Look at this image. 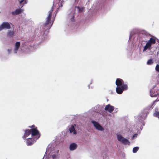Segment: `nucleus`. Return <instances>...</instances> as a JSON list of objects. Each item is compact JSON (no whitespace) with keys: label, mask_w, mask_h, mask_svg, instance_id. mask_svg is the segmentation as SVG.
I'll return each instance as SVG.
<instances>
[{"label":"nucleus","mask_w":159,"mask_h":159,"mask_svg":"<svg viewBox=\"0 0 159 159\" xmlns=\"http://www.w3.org/2000/svg\"><path fill=\"white\" fill-rule=\"evenodd\" d=\"M30 129H25L22 137L27 146L32 145L40 137L39 131L34 125L29 126Z\"/></svg>","instance_id":"obj_1"},{"label":"nucleus","mask_w":159,"mask_h":159,"mask_svg":"<svg viewBox=\"0 0 159 159\" xmlns=\"http://www.w3.org/2000/svg\"><path fill=\"white\" fill-rule=\"evenodd\" d=\"M141 123H139L138 125L134 126H132L131 128L125 127L124 128L121 133H118L116 134V135L118 140L124 145H129L130 142L127 139L124 138L121 134H125L128 132L131 133V132H135L136 131V129L137 130V132L140 134V131L139 132V128L140 127V129L141 130L142 129L143 127L141 126Z\"/></svg>","instance_id":"obj_2"},{"label":"nucleus","mask_w":159,"mask_h":159,"mask_svg":"<svg viewBox=\"0 0 159 159\" xmlns=\"http://www.w3.org/2000/svg\"><path fill=\"white\" fill-rule=\"evenodd\" d=\"M55 6L54 4L51 10L48 12V15L46 18V21L42 26L41 31V39L42 41L45 40L47 38V35L49 32V30L52 25L54 22V20H51V18L52 16V13L53 11L54 7Z\"/></svg>","instance_id":"obj_3"},{"label":"nucleus","mask_w":159,"mask_h":159,"mask_svg":"<svg viewBox=\"0 0 159 159\" xmlns=\"http://www.w3.org/2000/svg\"><path fill=\"white\" fill-rule=\"evenodd\" d=\"M59 151L55 143L52 142L48 145L43 159H49L51 157L52 159H58L60 156Z\"/></svg>","instance_id":"obj_4"},{"label":"nucleus","mask_w":159,"mask_h":159,"mask_svg":"<svg viewBox=\"0 0 159 159\" xmlns=\"http://www.w3.org/2000/svg\"><path fill=\"white\" fill-rule=\"evenodd\" d=\"M116 84L117 86L116 91L118 94H121L124 90H126L128 89L127 84L124 83L123 80L121 79H116Z\"/></svg>","instance_id":"obj_5"},{"label":"nucleus","mask_w":159,"mask_h":159,"mask_svg":"<svg viewBox=\"0 0 159 159\" xmlns=\"http://www.w3.org/2000/svg\"><path fill=\"white\" fill-rule=\"evenodd\" d=\"M155 42L156 40L155 39L153 38H150L144 47L143 52H145L147 49H150L152 45L155 44Z\"/></svg>","instance_id":"obj_6"},{"label":"nucleus","mask_w":159,"mask_h":159,"mask_svg":"<svg viewBox=\"0 0 159 159\" xmlns=\"http://www.w3.org/2000/svg\"><path fill=\"white\" fill-rule=\"evenodd\" d=\"M91 122L97 130L101 131L104 130L103 127L98 122L94 120H92Z\"/></svg>","instance_id":"obj_7"},{"label":"nucleus","mask_w":159,"mask_h":159,"mask_svg":"<svg viewBox=\"0 0 159 159\" xmlns=\"http://www.w3.org/2000/svg\"><path fill=\"white\" fill-rule=\"evenodd\" d=\"M11 28L9 23L7 22H4L0 25V31L4 29H10Z\"/></svg>","instance_id":"obj_8"},{"label":"nucleus","mask_w":159,"mask_h":159,"mask_svg":"<svg viewBox=\"0 0 159 159\" xmlns=\"http://www.w3.org/2000/svg\"><path fill=\"white\" fill-rule=\"evenodd\" d=\"M75 124H74L69 126V130L70 133L73 135H75L77 134V131L75 129L76 127Z\"/></svg>","instance_id":"obj_9"},{"label":"nucleus","mask_w":159,"mask_h":159,"mask_svg":"<svg viewBox=\"0 0 159 159\" xmlns=\"http://www.w3.org/2000/svg\"><path fill=\"white\" fill-rule=\"evenodd\" d=\"M20 43L19 42H16L15 44V47L14 49L13 52L14 53H16L20 46Z\"/></svg>","instance_id":"obj_10"},{"label":"nucleus","mask_w":159,"mask_h":159,"mask_svg":"<svg viewBox=\"0 0 159 159\" xmlns=\"http://www.w3.org/2000/svg\"><path fill=\"white\" fill-rule=\"evenodd\" d=\"M105 109L106 111H107L111 113L114 110V107L109 104L106 106Z\"/></svg>","instance_id":"obj_11"},{"label":"nucleus","mask_w":159,"mask_h":159,"mask_svg":"<svg viewBox=\"0 0 159 159\" xmlns=\"http://www.w3.org/2000/svg\"><path fill=\"white\" fill-rule=\"evenodd\" d=\"M23 10L21 9H16L15 11H12L11 13L13 15L16 16L18 15L21 12H23Z\"/></svg>","instance_id":"obj_12"},{"label":"nucleus","mask_w":159,"mask_h":159,"mask_svg":"<svg viewBox=\"0 0 159 159\" xmlns=\"http://www.w3.org/2000/svg\"><path fill=\"white\" fill-rule=\"evenodd\" d=\"M77 147V145L75 143H71L69 146V150L71 151H73L75 150Z\"/></svg>","instance_id":"obj_13"},{"label":"nucleus","mask_w":159,"mask_h":159,"mask_svg":"<svg viewBox=\"0 0 159 159\" xmlns=\"http://www.w3.org/2000/svg\"><path fill=\"white\" fill-rule=\"evenodd\" d=\"M15 35V31L9 30L7 33V36L8 37H11Z\"/></svg>","instance_id":"obj_14"},{"label":"nucleus","mask_w":159,"mask_h":159,"mask_svg":"<svg viewBox=\"0 0 159 159\" xmlns=\"http://www.w3.org/2000/svg\"><path fill=\"white\" fill-rule=\"evenodd\" d=\"M75 11H77L78 12H82L84 11V8L83 7H76L75 8Z\"/></svg>","instance_id":"obj_15"},{"label":"nucleus","mask_w":159,"mask_h":159,"mask_svg":"<svg viewBox=\"0 0 159 159\" xmlns=\"http://www.w3.org/2000/svg\"><path fill=\"white\" fill-rule=\"evenodd\" d=\"M154 116L156 117L159 118V112L158 111V109H156L155 112L154 113Z\"/></svg>","instance_id":"obj_16"},{"label":"nucleus","mask_w":159,"mask_h":159,"mask_svg":"<svg viewBox=\"0 0 159 159\" xmlns=\"http://www.w3.org/2000/svg\"><path fill=\"white\" fill-rule=\"evenodd\" d=\"M139 149V147H134L133 149V152L134 153H135Z\"/></svg>","instance_id":"obj_17"},{"label":"nucleus","mask_w":159,"mask_h":159,"mask_svg":"<svg viewBox=\"0 0 159 159\" xmlns=\"http://www.w3.org/2000/svg\"><path fill=\"white\" fill-rule=\"evenodd\" d=\"M153 63L152 60L151 59L149 60L147 62V64L148 65H151Z\"/></svg>","instance_id":"obj_18"},{"label":"nucleus","mask_w":159,"mask_h":159,"mask_svg":"<svg viewBox=\"0 0 159 159\" xmlns=\"http://www.w3.org/2000/svg\"><path fill=\"white\" fill-rule=\"evenodd\" d=\"M137 136H138V134H134L133 135V136L131 138V139L132 140H133L134 139L136 138L137 137Z\"/></svg>","instance_id":"obj_19"},{"label":"nucleus","mask_w":159,"mask_h":159,"mask_svg":"<svg viewBox=\"0 0 159 159\" xmlns=\"http://www.w3.org/2000/svg\"><path fill=\"white\" fill-rule=\"evenodd\" d=\"M19 3L21 4L23 2H24V4H26L27 3L26 1L25 0H18Z\"/></svg>","instance_id":"obj_20"},{"label":"nucleus","mask_w":159,"mask_h":159,"mask_svg":"<svg viewBox=\"0 0 159 159\" xmlns=\"http://www.w3.org/2000/svg\"><path fill=\"white\" fill-rule=\"evenodd\" d=\"M147 116V114L146 113H144L143 115L141 116V118L142 119H145Z\"/></svg>","instance_id":"obj_21"},{"label":"nucleus","mask_w":159,"mask_h":159,"mask_svg":"<svg viewBox=\"0 0 159 159\" xmlns=\"http://www.w3.org/2000/svg\"><path fill=\"white\" fill-rule=\"evenodd\" d=\"M156 70L157 71L159 72V65H157L156 67Z\"/></svg>","instance_id":"obj_22"},{"label":"nucleus","mask_w":159,"mask_h":159,"mask_svg":"<svg viewBox=\"0 0 159 159\" xmlns=\"http://www.w3.org/2000/svg\"><path fill=\"white\" fill-rule=\"evenodd\" d=\"M7 51L8 54H10L11 52V49H8L7 50Z\"/></svg>","instance_id":"obj_23"},{"label":"nucleus","mask_w":159,"mask_h":159,"mask_svg":"<svg viewBox=\"0 0 159 159\" xmlns=\"http://www.w3.org/2000/svg\"><path fill=\"white\" fill-rule=\"evenodd\" d=\"M74 16L73 15L72 16L71 18V20L72 22H73V21H75V20L74 19Z\"/></svg>","instance_id":"obj_24"},{"label":"nucleus","mask_w":159,"mask_h":159,"mask_svg":"<svg viewBox=\"0 0 159 159\" xmlns=\"http://www.w3.org/2000/svg\"><path fill=\"white\" fill-rule=\"evenodd\" d=\"M142 121V120L141 119H140L139 120V122H141V121Z\"/></svg>","instance_id":"obj_25"}]
</instances>
